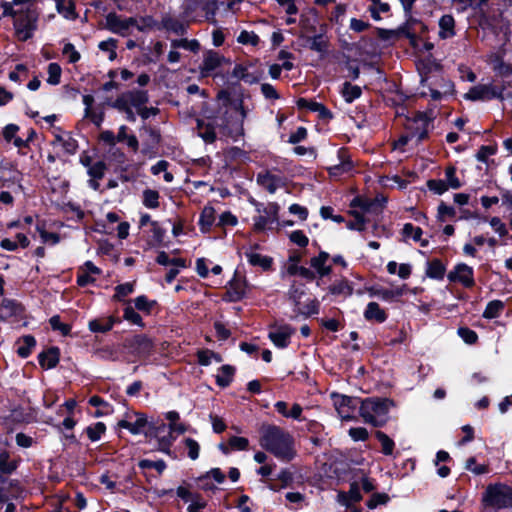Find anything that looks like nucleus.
Masks as SVG:
<instances>
[{"label":"nucleus","instance_id":"obj_48","mask_svg":"<svg viewBox=\"0 0 512 512\" xmlns=\"http://www.w3.org/2000/svg\"><path fill=\"white\" fill-rule=\"evenodd\" d=\"M287 273L290 276H301L309 282L316 279V273L314 271L300 265H288Z\"/></svg>","mask_w":512,"mask_h":512},{"label":"nucleus","instance_id":"obj_62","mask_svg":"<svg viewBox=\"0 0 512 512\" xmlns=\"http://www.w3.org/2000/svg\"><path fill=\"white\" fill-rule=\"evenodd\" d=\"M457 333L466 344L473 345L478 341V334L469 327H459Z\"/></svg>","mask_w":512,"mask_h":512},{"label":"nucleus","instance_id":"obj_39","mask_svg":"<svg viewBox=\"0 0 512 512\" xmlns=\"http://www.w3.org/2000/svg\"><path fill=\"white\" fill-rule=\"evenodd\" d=\"M134 307L136 310L144 313L145 315H150L153 309L158 306L157 300H151L146 295L137 296L134 300Z\"/></svg>","mask_w":512,"mask_h":512},{"label":"nucleus","instance_id":"obj_16","mask_svg":"<svg viewBox=\"0 0 512 512\" xmlns=\"http://www.w3.org/2000/svg\"><path fill=\"white\" fill-rule=\"evenodd\" d=\"M196 127L198 130V136L201 137L205 143L212 144L216 141V128H218V125L216 124V119L213 115L208 116L207 121L204 119H197Z\"/></svg>","mask_w":512,"mask_h":512},{"label":"nucleus","instance_id":"obj_27","mask_svg":"<svg viewBox=\"0 0 512 512\" xmlns=\"http://www.w3.org/2000/svg\"><path fill=\"white\" fill-rule=\"evenodd\" d=\"M425 274L433 280H443L446 274V266L439 258L427 261Z\"/></svg>","mask_w":512,"mask_h":512},{"label":"nucleus","instance_id":"obj_9","mask_svg":"<svg viewBox=\"0 0 512 512\" xmlns=\"http://www.w3.org/2000/svg\"><path fill=\"white\" fill-rule=\"evenodd\" d=\"M332 399L338 414L343 420L354 419V413L362 405L363 399L360 397L347 396L339 393H333Z\"/></svg>","mask_w":512,"mask_h":512},{"label":"nucleus","instance_id":"obj_11","mask_svg":"<svg viewBox=\"0 0 512 512\" xmlns=\"http://www.w3.org/2000/svg\"><path fill=\"white\" fill-rule=\"evenodd\" d=\"M249 283L246 277H239L235 271L231 280L225 286L226 291L222 296V300L226 303H236L242 301L247 295Z\"/></svg>","mask_w":512,"mask_h":512},{"label":"nucleus","instance_id":"obj_37","mask_svg":"<svg viewBox=\"0 0 512 512\" xmlns=\"http://www.w3.org/2000/svg\"><path fill=\"white\" fill-rule=\"evenodd\" d=\"M340 93L344 101L350 104L361 97L362 89L360 86L353 85L350 82L346 81L342 84Z\"/></svg>","mask_w":512,"mask_h":512},{"label":"nucleus","instance_id":"obj_44","mask_svg":"<svg viewBox=\"0 0 512 512\" xmlns=\"http://www.w3.org/2000/svg\"><path fill=\"white\" fill-rule=\"evenodd\" d=\"M505 305L504 302L501 300H492L488 302L486 305V308L482 314L483 318L485 319H494L498 318L502 311L504 310Z\"/></svg>","mask_w":512,"mask_h":512},{"label":"nucleus","instance_id":"obj_34","mask_svg":"<svg viewBox=\"0 0 512 512\" xmlns=\"http://www.w3.org/2000/svg\"><path fill=\"white\" fill-rule=\"evenodd\" d=\"M402 234L405 238H412L415 242H419L421 247H427L429 245V240L422 239V229L414 226L412 223L404 224Z\"/></svg>","mask_w":512,"mask_h":512},{"label":"nucleus","instance_id":"obj_57","mask_svg":"<svg viewBox=\"0 0 512 512\" xmlns=\"http://www.w3.org/2000/svg\"><path fill=\"white\" fill-rule=\"evenodd\" d=\"M456 167L454 165H449L445 169V177H446V185L448 188L459 189L462 187V183L456 175Z\"/></svg>","mask_w":512,"mask_h":512},{"label":"nucleus","instance_id":"obj_15","mask_svg":"<svg viewBox=\"0 0 512 512\" xmlns=\"http://www.w3.org/2000/svg\"><path fill=\"white\" fill-rule=\"evenodd\" d=\"M135 416L137 418L134 423L122 419L117 423L118 427L127 429L133 435L142 433L145 427H148L150 431L156 430L154 423L148 421L147 415L145 413L135 412Z\"/></svg>","mask_w":512,"mask_h":512},{"label":"nucleus","instance_id":"obj_3","mask_svg":"<svg viewBox=\"0 0 512 512\" xmlns=\"http://www.w3.org/2000/svg\"><path fill=\"white\" fill-rule=\"evenodd\" d=\"M213 116L216 119V124L220 132L227 137L237 140L240 136L244 135L243 123L247 117V110L242 105L241 108L237 106L226 108H218Z\"/></svg>","mask_w":512,"mask_h":512},{"label":"nucleus","instance_id":"obj_51","mask_svg":"<svg viewBox=\"0 0 512 512\" xmlns=\"http://www.w3.org/2000/svg\"><path fill=\"white\" fill-rule=\"evenodd\" d=\"M294 311L297 314L303 315L304 317L308 318L319 313L320 303L316 298H314L305 305H303L302 307L299 306L295 308Z\"/></svg>","mask_w":512,"mask_h":512},{"label":"nucleus","instance_id":"obj_61","mask_svg":"<svg viewBox=\"0 0 512 512\" xmlns=\"http://www.w3.org/2000/svg\"><path fill=\"white\" fill-rule=\"evenodd\" d=\"M237 42L243 45L257 46L260 43V38L253 31L242 30L237 37Z\"/></svg>","mask_w":512,"mask_h":512},{"label":"nucleus","instance_id":"obj_18","mask_svg":"<svg viewBox=\"0 0 512 512\" xmlns=\"http://www.w3.org/2000/svg\"><path fill=\"white\" fill-rule=\"evenodd\" d=\"M338 159L340 161L339 164L331 166L327 169L330 177H339L345 173H349L353 170L354 164L351 160L347 148H340L337 152Z\"/></svg>","mask_w":512,"mask_h":512},{"label":"nucleus","instance_id":"obj_36","mask_svg":"<svg viewBox=\"0 0 512 512\" xmlns=\"http://www.w3.org/2000/svg\"><path fill=\"white\" fill-rule=\"evenodd\" d=\"M328 291L330 294L335 296L344 295L345 297H348L353 294V286L346 278H343L332 283L328 287Z\"/></svg>","mask_w":512,"mask_h":512},{"label":"nucleus","instance_id":"obj_43","mask_svg":"<svg viewBox=\"0 0 512 512\" xmlns=\"http://www.w3.org/2000/svg\"><path fill=\"white\" fill-rule=\"evenodd\" d=\"M88 329L92 333H107L112 330L106 316H100L89 320Z\"/></svg>","mask_w":512,"mask_h":512},{"label":"nucleus","instance_id":"obj_47","mask_svg":"<svg viewBox=\"0 0 512 512\" xmlns=\"http://www.w3.org/2000/svg\"><path fill=\"white\" fill-rule=\"evenodd\" d=\"M201 10L205 13V18L209 23L217 24L216 14L219 10L217 0H206L202 3Z\"/></svg>","mask_w":512,"mask_h":512},{"label":"nucleus","instance_id":"obj_54","mask_svg":"<svg viewBox=\"0 0 512 512\" xmlns=\"http://www.w3.org/2000/svg\"><path fill=\"white\" fill-rule=\"evenodd\" d=\"M159 192L157 190L146 189L143 191V205L149 209H156L159 207Z\"/></svg>","mask_w":512,"mask_h":512},{"label":"nucleus","instance_id":"obj_22","mask_svg":"<svg viewBox=\"0 0 512 512\" xmlns=\"http://www.w3.org/2000/svg\"><path fill=\"white\" fill-rule=\"evenodd\" d=\"M256 180L258 185L265 188L271 194L275 193L277 188L283 184L280 176L272 174L269 171L258 173Z\"/></svg>","mask_w":512,"mask_h":512},{"label":"nucleus","instance_id":"obj_33","mask_svg":"<svg viewBox=\"0 0 512 512\" xmlns=\"http://www.w3.org/2000/svg\"><path fill=\"white\" fill-rule=\"evenodd\" d=\"M131 107L137 110L146 105L149 101V94L147 90L133 89L126 92Z\"/></svg>","mask_w":512,"mask_h":512},{"label":"nucleus","instance_id":"obj_55","mask_svg":"<svg viewBox=\"0 0 512 512\" xmlns=\"http://www.w3.org/2000/svg\"><path fill=\"white\" fill-rule=\"evenodd\" d=\"M49 324L54 331H59L62 336H69L71 334L72 326L67 323L61 322L60 315H54L49 319Z\"/></svg>","mask_w":512,"mask_h":512},{"label":"nucleus","instance_id":"obj_32","mask_svg":"<svg viewBox=\"0 0 512 512\" xmlns=\"http://www.w3.org/2000/svg\"><path fill=\"white\" fill-rule=\"evenodd\" d=\"M219 371L221 374L216 376V384L221 388H226L232 383L236 368L230 364H224Z\"/></svg>","mask_w":512,"mask_h":512},{"label":"nucleus","instance_id":"obj_64","mask_svg":"<svg viewBox=\"0 0 512 512\" xmlns=\"http://www.w3.org/2000/svg\"><path fill=\"white\" fill-rule=\"evenodd\" d=\"M106 169V163L103 160H99L89 167L87 173L93 179H102L105 175Z\"/></svg>","mask_w":512,"mask_h":512},{"label":"nucleus","instance_id":"obj_58","mask_svg":"<svg viewBox=\"0 0 512 512\" xmlns=\"http://www.w3.org/2000/svg\"><path fill=\"white\" fill-rule=\"evenodd\" d=\"M47 72H48L47 82L50 85H58L61 81V74H62L61 66L56 62H52L48 65Z\"/></svg>","mask_w":512,"mask_h":512},{"label":"nucleus","instance_id":"obj_56","mask_svg":"<svg viewBox=\"0 0 512 512\" xmlns=\"http://www.w3.org/2000/svg\"><path fill=\"white\" fill-rule=\"evenodd\" d=\"M118 40L115 38H108L105 41H101L98 44V48L101 51L109 53L108 59L110 61H114L117 58L116 48H117Z\"/></svg>","mask_w":512,"mask_h":512},{"label":"nucleus","instance_id":"obj_41","mask_svg":"<svg viewBox=\"0 0 512 512\" xmlns=\"http://www.w3.org/2000/svg\"><path fill=\"white\" fill-rule=\"evenodd\" d=\"M151 232H152V237H151V240H149V242H148V244L150 246H152V247H159V246L168 247V244L164 243V237L166 234V230L159 225L158 221L152 222Z\"/></svg>","mask_w":512,"mask_h":512},{"label":"nucleus","instance_id":"obj_2","mask_svg":"<svg viewBox=\"0 0 512 512\" xmlns=\"http://www.w3.org/2000/svg\"><path fill=\"white\" fill-rule=\"evenodd\" d=\"M395 406L396 403L391 398L371 396L363 399L359 415L365 423L381 428L388 423L390 409Z\"/></svg>","mask_w":512,"mask_h":512},{"label":"nucleus","instance_id":"obj_52","mask_svg":"<svg viewBox=\"0 0 512 512\" xmlns=\"http://www.w3.org/2000/svg\"><path fill=\"white\" fill-rule=\"evenodd\" d=\"M304 295V284L297 285L296 282H293L288 290V299L293 303L295 308L301 305V298Z\"/></svg>","mask_w":512,"mask_h":512},{"label":"nucleus","instance_id":"obj_28","mask_svg":"<svg viewBox=\"0 0 512 512\" xmlns=\"http://www.w3.org/2000/svg\"><path fill=\"white\" fill-rule=\"evenodd\" d=\"M105 28L112 33L125 36V31L127 30V26L124 24V19H121V17L116 12H110L106 16V25Z\"/></svg>","mask_w":512,"mask_h":512},{"label":"nucleus","instance_id":"obj_31","mask_svg":"<svg viewBox=\"0 0 512 512\" xmlns=\"http://www.w3.org/2000/svg\"><path fill=\"white\" fill-rule=\"evenodd\" d=\"M0 307L7 311V317H22L25 313L24 305L15 299L3 298Z\"/></svg>","mask_w":512,"mask_h":512},{"label":"nucleus","instance_id":"obj_30","mask_svg":"<svg viewBox=\"0 0 512 512\" xmlns=\"http://www.w3.org/2000/svg\"><path fill=\"white\" fill-rule=\"evenodd\" d=\"M56 10L64 18L68 20H76L78 13L76 12V5L73 0H55Z\"/></svg>","mask_w":512,"mask_h":512},{"label":"nucleus","instance_id":"obj_20","mask_svg":"<svg viewBox=\"0 0 512 512\" xmlns=\"http://www.w3.org/2000/svg\"><path fill=\"white\" fill-rule=\"evenodd\" d=\"M61 351L58 346H50L41 351L38 356V363L44 370L54 369L60 362Z\"/></svg>","mask_w":512,"mask_h":512},{"label":"nucleus","instance_id":"obj_38","mask_svg":"<svg viewBox=\"0 0 512 512\" xmlns=\"http://www.w3.org/2000/svg\"><path fill=\"white\" fill-rule=\"evenodd\" d=\"M161 24L165 30L173 32L176 35L182 36L187 31L186 26L181 21L171 16L163 17Z\"/></svg>","mask_w":512,"mask_h":512},{"label":"nucleus","instance_id":"obj_23","mask_svg":"<svg viewBox=\"0 0 512 512\" xmlns=\"http://www.w3.org/2000/svg\"><path fill=\"white\" fill-rule=\"evenodd\" d=\"M439 32L438 36L440 39L445 40L452 38L456 35V23L455 19L451 14H445L441 16L438 22Z\"/></svg>","mask_w":512,"mask_h":512},{"label":"nucleus","instance_id":"obj_29","mask_svg":"<svg viewBox=\"0 0 512 512\" xmlns=\"http://www.w3.org/2000/svg\"><path fill=\"white\" fill-rule=\"evenodd\" d=\"M215 209L212 206H205L200 213L198 225L202 233L210 232L215 222Z\"/></svg>","mask_w":512,"mask_h":512},{"label":"nucleus","instance_id":"obj_35","mask_svg":"<svg viewBox=\"0 0 512 512\" xmlns=\"http://www.w3.org/2000/svg\"><path fill=\"white\" fill-rule=\"evenodd\" d=\"M20 341L23 342V345L17 348L16 353L20 358L26 359L32 354L33 349L37 345V341L31 334L23 335L19 338L18 342Z\"/></svg>","mask_w":512,"mask_h":512},{"label":"nucleus","instance_id":"obj_19","mask_svg":"<svg viewBox=\"0 0 512 512\" xmlns=\"http://www.w3.org/2000/svg\"><path fill=\"white\" fill-rule=\"evenodd\" d=\"M21 463V458L18 456L17 458L11 459V453L4 449L0 451V483L4 484L6 482L5 475L13 474Z\"/></svg>","mask_w":512,"mask_h":512},{"label":"nucleus","instance_id":"obj_17","mask_svg":"<svg viewBox=\"0 0 512 512\" xmlns=\"http://www.w3.org/2000/svg\"><path fill=\"white\" fill-rule=\"evenodd\" d=\"M141 130L145 131L149 136V138L143 142L142 153L150 156L156 155L162 141L160 130L149 125H143Z\"/></svg>","mask_w":512,"mask_h":512},{"label":"nucleus","instance_id":"obj_14","mask_svg":"<svg viewBox=\"0 0 512 512\" xmlns=\"http://www.w3.org/2000/svg\"><path fill=\"white\" fill-rule=\"evenodd\" d=\"M447 279L451 283H460L468 289L475 286L474 270L466 263L456 264L454 269L447 274Z\"/></svg>","mask_w":512,"mask_h":512},{"label":"nucleus","instance_id":"obj_13","mask_svg":"<svg viewBox=\"0 0 512 512\" xmlns=\"http://www.w3.org/2000/svg\"><path fill=\"white\" fill-rule=\"evenodd\" d=\"M269 340L279 349L287 348L291 343V337L295 334L296 328L290 324L278 325L276 322L269 325Z\"/></svg>","mask_w":512,"mask_h":512},{"label":"nucleus","instance_id":"obj_5","mask_svg":"<svg viewBox=\"0 0 512 512\" xmlns=\"http://www.w3.org/2000/svg\"><path fill=\"white\" fill-rule=\"evenodd\" d=\"M39 12L34 6L19 9L13 20L15 36L19 41L26 42L31 39L38 28Z\"/></svg>","mask_w":512,"mask_h":512},{"label":"nucleus","instance_id":"obj_7","mask_svg":"<svg viewBox=\"0 0 512 512\" xmlns=\"http://www.w3.org/2000/svg\"><path fill=\"white\" fill-rule=\"evenodd\" d=\"M222 65H231V59L221 55L218 51L215 50H207L203 55V61L199 66V71L201 77H210L213 76L221 77L224 79L226 76L220 73H214L216 69L221 67Z\"/></svg>","mask_w":512,"mask_h":512},{"label":"nucleus","instance_id":"obj_50","mask_svg":"<svg viewBox=\"0 0 512 512\" xmlns=\"http://www.w3.org/2000/svg\"><path fill=\"white\" fill-rule=\"evenodd\" d=\"M135 290L134 282H126L123 284H119L115 287V294L113 295V300L118 302H124L125 297L132 294Z\"/></svg>","mask_w":512,"mask_h":512},{"label":"nucleus","instance_id":"obj_63","mask_svg":"<svg viewBox=\"0 0 512 512\" xmlns=\"http://www.w3.org/2000/svg\"><path fill=\"white\" fill-rule=\"evenodd\" d=\"M183 443H184L185 447L187 448V456L191 460L198 459L199 453H200V445H199V443L195 439L190 438V437L185 438L183 440Z\"/></svg>","mask_w":512,"mask_h":512},{"label":"nucleus","instance_id":"obj_12","mask_svg":"<svg viewBox=\"0 0 512 512\" xmlns=\"http://www.w3.org/2000/svg\"><path fill=\"white\" fill-rule=\"evenodd\" d=\"M388 199L383 194H378L371 199L362 195H357L350 202L351 208H359L361 213H369L374 215L382 214Z\"/></svg>","mask_w":512,"mask_h":512},{"label":"nucleus","instance_id":"obj_1","mask_svg":"<svg viewBox=\"0 0 512 512\" xmlns=\"http://www.w3.org/2000/svg\"><path fill=\"white\" fill-rule=\"evenodd\" d=\"M260 445L282 460L290 461L295 456L293 437L276 425H268L263 430Z\"/></svg>","mask_w":512,"mask_h":512},{"label":"nucleus","instance_id":"obj_45","mask_svg":"<svg viewBox=\"0 0 512 512\" xmlns=\"http://www.w3.org/2000/svg\"><path fill=\"white\" fill-rule=\"evenodd\" d=\"M349 215L354 217V221H349L346 226L350 230H355L362 232L365 230V224L368 222V219L363 215V213L355 210L354 208L350 210Z\"/></svg>","mask_w":512,"mask_h":512},{"label":"nucleus","instance_id":"obj_25","mask_svg":"<svg viewBox=\"0 0 512 512\" xmlns=\"http://www.w3.org/2000/svg\"><path fill=\"white\" fill-rule=\"evenodd\" d=\"M218 101H221V105L219 108H230L237 106L238 108H241L244 104V93L241 92L238 94L237 97H232L231 93L227 89H221L218 91L216 96Z\"/></svg>","mask_w":512,"mask_h":512},{"label":"nucleus","instance_id":"obj_49","mask_svg":"<svg viewBox=\"0 0 512 512\" xmlns=\"http://www.w3.org/2000/svg\"><path fill=\"white\" fill-rule=\"evenodd\" d=\"M123 319L140 328L145 327V323L141 315L136 311V308L131 305H127L123 309Z\"/></svg>","mask_w":512,"mask_h":512},{"label":"nucleus","instance_id":"obj_46","mask_svg":"<svg viewBox=\"0 0 512 512\" xmlns=\"http://www.w3.org/2000/svg\"><path fill=\"white\" fill-rule=\"evenodd\" d=\"M435 106H430L426 109V111H422V113H426L425 124L421 125V132L418 134V143L429 138V126L435 119L434 109Z\"/></svg>","mask_w":512,"mask_h":512},{"label":"nucleus","instance_id":"obj_24","mask_svg":"<svg viewBox=\"0 0 512 512\" xmlns=\"http://www.w3.org/2000/svg\"><path fill=\"white\" fill-rule=\"evenodd\" d=\"M248 263L253 267H260L263 271L273 270V258L267 255H261L252 251H245Z\"/></svg>","mask_w":512,"mask_h":512},{"label":"nucleus","instance_id":"obj_40","mask_svg":"<svg viewBox=\"0 0 512 512\" xmlns=\"http://www.w3.org/2000/svg\"><path fill=\"white\" fill-rule=\"evenodd\" d=\"M492 63L493 70L497 75L501 77H508L512 75V63L505 62L502 55L495 54Z\"/></svg>","mask_w":512,"mask_h":512},{"label":"nucleus","instance_id":"obj_6","mask_svg":"<svg viewBox=\"0 0 512 512\" xmlns=\"http://www.w3.org/2000/svg\"><path fill=\"white\" fill-rule=\"evenodd\" d=\"M505 85L478 84L472 86L465 94V99L470 101H490L497 99L501 102L505 100Z\"/></svg>","mask_w":512,"mask_h":512},{"label":"nucleus","instance_id":"obj_59","mask_svg":"<svg viewBox=\"0 0 512 512\" xmlns=\"http://www.w3.org/2000/svg\"><path fill=\"white\" fill-rule=\"evenodd\" d=\"M456 216V210L453 206L447 205L444 201H441L437 207V221L445 222L446 217L454 218Z\"/></svg>","mask_w":512,"mask_h":512},{"label":"nucleus","instance_id":"obj_10","mask_svg":"<svg viewBox=\"0 0 512 512\" xmlns=\"http://www.w3.org/2000/svg\"><path fill=\"white\" fill-rule=\"evenodd\" d=\"M421 85L428 87L430 96L434 101H440L445 97L454 96L456 93L454 83L444 77L436 78L430 82L428 77H422Z\"/></svg>","mask_w":512,"mask_h":512},{"label":"nucleus","instance_id":"obj_53","mask_svg":"<svg viewBox=\"0 0 512 512\" xmlns=\"http://www.w3.org/2000/svg\"><path fill=\"white\" fill-rule=\"evenodd\" d=\"M85 432L92 442H96L101 439L102 435L106 432V425L103 422H96L93 425L88 426Z\"/></svg>","mask_w":512,"mask_h":512},{"label":"nucleus","instance_id":"obj_42","mask_svg":"<svg viewBox=\"0 0 512 512\" xmlns=\"http://www.w3.org/2000/svg\"><path fill=\"white\" fill-rule=\"evenodd\" d=\"M375 438L381 443V452L385 456H390L393 454L395 449V442L391 439L386 433L381 430H376L374 432Z\"/></svg>","mask_w":512,"mask_h":512},{"label":"nucleus","instance_id":"obj_8","mask_svg":"<svg viewBox=\"0 0 512 512\" xmlns=\"http://www.w3.org/2000/svg\"><path fill=\"white\" fill-rule=\"evenodd\" d=\"M123 347L134 356L148 357L154 351V342L146 334H135L123 341Z\"/></svg>","mask_w":512,"mask_h":512},{"label":"nucleus","instance_id":"obj_4","mask_svg":"<svg viewBox=\"0 0 512 512\" xmlns=\"http://www.w3.org/2000/svg\"><path fill=\"white\" fill-rule=\"evenodd\" d=\"M481 504L485 509L512 508V486L500 482L487 485L482 494Z\"/></svg>","mask_w":512,"mask_h":512},{"label":"nucleus","instance_id":"obj_21","mask_svg":"<svg viewBox=\"0 0 512 512\" xmlns=\"http://www.w3.org/2000/svg\"><path fill=\"white\" fill-rule=\"evenodd\" d=\"M362 500V494L360 492V486L358 482L354 481L350 484L348 492L341 491L338 493V501L341 505L350 508L353 503L360 502Z\"/></svg>","mask_w":512,"mask_h":512},{"label":"nucleus","instance_id":"obj_60","mask_svg":"<svg viewBox=\"0 0 512 512\" xmlns=\"http://www.w3.org/2000/svg\"><path fill=\"white\" fill-rule=\"evenodd\" d=\"M390 501V497L387 493H379V492H375L373 493L370 498L368 499V501L366 502V506L369 508V509H375L377 508L379 505H385L387 504L388 502Z\"/></svg>","mask_w":512,"mask_h":512},{"label":"nucleus","instance_id":"obj_26","mask_svg":"<svg viewBox=\"0 0 512 512\" xmlns=\"http://www.w3.org/2000/svg\"><path fill=\"white\" fill-rule=\"evenodd\" d=\"M364 318L381 324L387 320L388 314L377 302H369L364 310Z\"/></svg>","mask_w":512,"mask_h":512}]
</instances>
